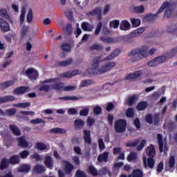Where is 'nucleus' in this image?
<instances>
[{
	"instance_id": "obj_1",
	"label": "nucleus",
	"mask_w": 177,
	"mask_h": 177,
	"mask_svg": "<svg viewBox=\"0 0 177 177\" xmlns=\"http://www.w3.org/2000/svg\"><path fill=\"white\" fill-rule=\"evenodd\" d=\"M102 62V57H96L92 64V68H89L87 70V73L91 75H97L98 74H104L107 71H110L113 67L115 66V62H109L105 65L102 66L100 69H99V63Z\"/></svg>"
},
{
	"instance_id": "obj_2",
	"label": "nucleus",
	"mask_w": 177,
	"mask_h": 177,
	"mask_svg": "<svg viewBox=\"0 0 177 177\" xmlns=\"http://www.w3.org/2000/svg\"><path fill=\"white\" fill-rule=\"evenodd\" d=\"M155 52V48H151L149 51V47L147 46H142L140 48L131 50L129 53V56L132 57L133 62H139V60H142L145 59V57H147V56H153Z\"/></svg>"
},
{
	"instance_id": "obj_3",
	"label": "nucleus",
	"mask_w": 177,
	"mask_h": 177,
	"mask_svg": "<svg viewBox=\"0 0 177 177\" xmlns=\"http://www.w3.org/2000/svg\"><path fill=\"white\" fill-rule=\"evenodd\" d=\"M114 129L116 133H124L127 131V120L118 119L114 123Z\"/></svg>"
},
{
	"instance_id": "obj_4",
	"label": "nucleus",
	"mask_w": 177,
	"mask_h": 177,
	"mask_svg": "<svg viewBox=\"0 0 177 177\" xmlns=\"http://www.w3.org/2000/svg\"><path fill=\"white\" fill-rule=\"evenodd\" d=\"M167 6V3H163V4L161 6L160 9L158 10L157 13L155 15L153 14H149L145 17V20H147V21H154L156 19H157V17L160 13H162L164 12V9H165V6Z\"/></svg>"
},
{
	"instance_id": "obj_5",
	"label": "nucleus",
	"mask_w": 177,
	"mask_h": 177,
	"mask_svg": "<svg viewBox=\"0 0 177 177\" xmlns=\"http://www.w3.org/2000/svg\"><path fill=\"white\" fill-rule=\"evenodd\" d=\"M26 75L31 81H36L38 79V71L32 68H28L26 71Z\"/></svg>"
},
{
	"instance_id": "obj_6",
	"label": "nucleus",
	"mask_w": 177,
	"mask_h": 177,
	"mask_svg": "<svg viewBox=\"0 0 177 177\" xmlns=\"http://www.w3.org/2000/svg\"><path fill=\"white\" fill-rule=\"evenodd\" d=\"M16 113H17V109L15 108L6 109L5 111L0 108V115H1V117H12L15 115Z\"/></svg>"
},
{
	"instance_id": "obj_7",
	"label": "nucleus",
	"mask_w": 177,
	"mask_h": 177,
	"mask_svg": "<svg viewBox=\"0 0 177 177\" xmlns=\"http://www.w3.org/2000/svg\"><path fill=\"white\" fill-rule=\"evenodd\" d=\"M80 74H81V71H78V69H76L62 73L61 74V77L62 78H71L72 77H75V75H80Z\"/></svg>"
},
{
	"instance_id": "obj_8",
	"label": "nucleus",
	"mask_w": 177,
	"mask_h": 177,
	"mask_svg": "<svg viewBox=\"0 0 177 177\" xmlns=\"http://www.w3.org/2000/svg\"><path fill=\"white\" fill-rule=\"evenodd\" d=\"M28 91H30V86H19L16 88L13 91L12 93H14V95H24V93H26V92H28Z\"/></svg>"
},
{
	"instance_id": "obj_9",
	"label": "nucleus",
	"mask_w": 177,
	"mask_h": 177,
	"mask_svg": "<svg viewBox=\"0 0 177 177\" xmlns=\"http://www.w3.org/2000/svg\"><path fill=\"white\" fill-rule=\"evenodd\" d=\"M0 27L3 32H8V31H10V26L2 18L0 19Z\"/></svg>"
},
{
	"instance_id": "obj_10",
	"label": "nucleus",
	"mask_w": 177,
	"mask_h": 177,
	"mask_svg": "<svg viewBox=\"0 0 177 177\" xmlns=\"http://www.w3.org/2000/svg\"><path fill=\"white\" fill-rule=\"evenodd\" d=\"M142 74H143V71H136L133 73H129L126 77V80H128L129 81H130L131 80H136V79L139 78V77H142Z\"/></svg>"
},
{
	"instance_id": "obj_11",
	"label": "nucleus",
	"mask_w": 177,
	"mask_h": 177,
	"mask_svg": "<svg viewBox=\"0 0 177 177\" xmlns=\"http://www.w3.org/2000/svg\"><path fill=\"white\" fill-rule=\"evenodd\" d=\"M146 153L148 157L151 158H154L156 156V149L154 148V145H149V146L146 149Z\"/></svg>"
},
{
	"instance_id": "obj_12",
	"label": "nucleus",
	"mask_w": 177,
	"mask_h": 177,
	"mask_svg": "<svg viewBox=\"0 0 177 177\" xmlns=\"http://www.w3.org/2000/svg\"><path fill=\"white\" fill-rule=\"evenodd\" d=\"M63 162L65 163L64 167V172L66 174V175H70L71 172H73V169H74V165L71 164L70 162L64 160Z\"/></svg>"
},
{
	"instance_id": "obj_13",
	"label": "nucleus",
	"mask_w": 177,
	"mask_h": 177,
	"mask_svg": "<svg viewBox=\"0 0 177 177\" xmlns=\"http://www.w3.org/2000/svg\"><path fill=\"white\" fill-rule=\"evenodd\" d=\"M120 53H121V50L116 48L113 50L112 53H111V55L105 57L104 60L105 62H107L109 60H113V59H115L117 56H120Z\"/></svg>"
},
{
	"instance_id": "obj_14",
	"label": "nucleus",
	"mask_w": 177,
	"mask_h": 177,
	"mask_svg": "<svg viewBox=\"0 0 177 177\" xmlns=\"http://www.w3.org/2000/svg\"><path fill=\"white\" fill-rule=\"evenodd\" d=\"M16 97L8 95H5L3 97H0V103H8L9 102H14V100H17Z\"/></svg>"
},
{
	"instance_id": "obj_15",
	"label": "nucleus",
	"mask_w": 177,
	"mask_h": 177,
	"mask_svg": "<svg viewBox=\"0 0 177 177\" xmlns=\"http://www.w3.org/2000/svg\"><path fill=\"white\" fill-rule=\"evenodd\" d=\"M74 127L76 130L82 129L83 127H85V122L82 119H77L74 121Z\"/></svg>"
},
{
	"instance_id": "obj_16",
	"label": "nucleus",
	"mask_w": 177,
	"mask_h": 177,
	"mask_svg": "<svg viewBox=\"0 0 177 177\" xmlns=\"http://www.w3.org/2000/svg\"><path fill=\"white\" fill-rule=\"evenodd\" d=\"M109 153L107 151L100 153L97 157L98 162H107L109 161Z\"/></svg>"
},
{
	"instance_id": "obj_17",
	"label": "nucleus",
	"mask_w": 177,
	"mask_h": 177,
	"mask_svg": "<svg viewBox=\"0 0 177 177\" xmlns=\"http://www.w3.org/2000/svg\"><path fill=\"white\" fill-rule=\"evenodd\" d=\"M84 140L87 145L92 144V138H91V131L84 130Z\"/></svg>"
},
{
	"instance_id": "obj_18",
	"label": "nucleus",
	"mask_w": 177,
	"mask_h": 177,
	"mask_svg": "<svg viewBox=\"0 0 177 177\" xmlns=\"http://www.w3.org/2000/svg\"><path fill=\"white\" fill-rule=\"evenodd\" d=\"M8 161L11 165H17V164H20V156L19 155L11 156Z\"/></svg>"
},
{
	"instance_id": "obj_19",
	"label": "nucleus",
	"mask_w": 177,
	"mask_h": 177,
	"mask_svg": "<svg viewBox=\"0 0 177 177\" xmlns=\"http://www.w3.org/2000/svg\"><path fill=\"white\" fill-rule=\"evenodd\" d=\"M9 160L6 158H3L0 162V169L1 171H4V169H8L9 168Z\"/></svg>"
},
{
	"instance_id": "obj_20",
	"label": "nucleus",
	"mask_w": 177,
	"mask_h": 177,
	"mask_svg": "<svg viewBox=\"0 0 177 177\" xmlns=\"http://www.w3.org/2000/svg\"><path fill=\"white\" fill-rule=\"evenodd\" d=\"M138 99H139V95H133L127 98L126 102L129 106H132L133 104H135V102L136 100H138Z\"/></svg>"
},
{
	"instance_id": "obj_21",
	"label": "nucleus",
	"mask_w": 177,
	"mask_h": 177,
	"mask_svg": "<svg viewBox=\"0 0 177 177\" xmlns=\"http://www.w3.org/2000/svg\"><path fill=\"white\" fill-rule=\"evenodd\" d=\"M10 129L15 136H20L21 135V131L15 124L10 125Z\"/></svg>"
},
{
	"instance_id": "obj_22",
	"label": "nucleus",
	"mask_w": 177,
	"mask_h": 177,
	"mask_svg": "<svg viewBox=\"0 0 177 177\" xmlns=\"http://www.w3.org/2000/svg\"><path fill=\"white\" fill-rule=\"evenodd\" d=\"M158 142L159 145V151L162 153L164 151V141L162 140V134L158 133L157 135Z\"/></svg>"
},
{
	"instance_id": "obj_23",
	"label": "nucleus",
	"mask_w": 177,
	"mask_h": 177,
	"mask_svg": "<svg viewBox=\"0 0 177 177\" xmlns=\"http://www.w3.org/2000/svg\"><path fill=\"white\" fill-rule=\"evenodd\" d=\"M52 89L54 91H64V83L57 82L51 85Z\"/></svg>"
},
{
	"instance_id": "obj_24",
	"label": "nucleus",
	"mask_w": 177,
	"mask_h": 177,
	"mask_svg": "<svg viewBox=\"0 0 177 177\" xmlns=\"http://www.w3.org/2000/svg\"><path fill=\"white\" fill-rule=\"evenodd\" d=\"M164 3H166L165 16V17H167V19H169V17H171V15H172V10H171V3H168L167 1H165Z\"/></svg>"
},
{
	"instance_id": "obj_25",
	"label": "nucleus",
	"mask_w": 177,
	"mask_h": 177,
	"mask_svg": "<svg viewBox=\"0 0 177 177\" xmlns=\"http://www.w3.org/2000/svg\"><path fill=\"white\" fill-rule=\"evenodd\" d=\"M73 64L72 58H68L65 61H61L58 62V66L59 67H68V66H71Z\"/></svg>"
},
{
	"instance_id": "obj_26",
	"label": "nucleus",
	"mask_w": 177,
	"mask_h": 177,
	"mask_svg": "<svg viewBox=\"0 0 177 177\" xmlns=\"http://www.w3.org/2000/svg\"><path fill=\"white\" fill-rule=\"evenodd\" d=\"M148 106L149 104L147 102L141 101L137 104V110H138V111H143V110H146V109H147Z\"/></svg>"
},
{
	"instance_id": "obj_27",
	"label": "nucleus",
	"mask_w": 177,
	"mask_h": 177,
	"mask_svg": "<svg viewBox=\"0 0 177 177\" xmlns=\"http://www.w3.org/2000/svg\"><path fill=\"white\" fill-rule=\"evenodd\" d=\"M18 140V146H19V147H23V148H26V147H28V142H27V140H26V138H24V137H20L17 139Z\"/></svg>"
},
{
	"instance_id": "obj_28",
	"label": "nucleus",
	"mask_w": 177,
	"mask_h": 177,
	"mask_svg": "<svg viewBox=\"0 0 177 177\" xmlns=\"http://www.w3.org/2000/svg\"><path fill=\"white\" fill-rule=\"evenodd\" d=\"M120 28L123 31H127L131 28V24L128 21L124 20L121 22Z\"/></svg>"
},
{
	"instance_id": "obj_29",
	"label": "nucleus",
	"mask_w": 177,
	"mask_h": 177,
	"mask_svg": "<svg viewBox=\"0 0 177 177\" xmlns=\"http://www.w3.org/2000/svg\"><path fill=\"white\" fill-rule=\"evenodd\" d=\"M33 171L35 174H44L46 169H45V167L41 165H36L33 168Z\"/></svg>"
},
{
	"instance_id": "obj_30",
	"label": "nucleus",
	"mask_w": 177,
	"mask_h": 177,
	"mask_svg": "<svg viewBox=\"0 0 177 177\" xmlns=\"http://www.w3.org/2000/svg\"><path fill=\"white\" fill-rule=\"evenodd\" d=\"M44 164L47 168L52 169V168H53V160L52 159V157L46 156Z\"/></svg>"
},
{
	"instance_id": "obj_31",
	"label": "nucleus",
	"mask_w": 177,
	"mask_h": 177,
	"mask_svg": "<svg viewBox=\"0 0 177 177\" xmlns=\"http://www.w3.org/2000/svg\"><path fill=\"white\" fill-rule=\"evenodd\" d=\"M13 85H15V81L13 80H9L3 83H0V89H6V88H9V86H12Z\"/></svg>"
},
{
	"instance_id": "obj_32",
	"label": "nucleus",
	"mask_w": 177,
	"mask_h": 177,
	"mask_svg": "<svg viewBox=\"0 0 177 177\" xmlns=\"http://www.w3.org/2000/svg\"><path fill=\"white\" fill-rule=\"evenodd\" d=\"M50 133H67V130H66V129H62V128H59V127H56L52 129L49 130Z\"/></svg>"
},
{
	"instance_id": "obj_33",
	"label": "nucleus",
	"mask_w": 177,
	"mask_h": 177,
	"mask_svg": "<svg viewBox=\"0 0 177 177\" xmlns=\"http://www.w3.org/2000/svg\"><path fill=\"white\" fill-rule=\"evenodd\" d=\"M82 29L83 31H92L93 30V26L89 24L88 22H83L82 24Z\"/></svg>"
},
{
	"instance_id": "obj_34",
	"label": "nucleus",
	"mask_w": 177,
	"mask_h": 177,
	"mask_svg": "<svg viewBox=\"0 0 177 177\" xmlns=\"http://www.w3.org/2000/svg\"><path fill=\"white\" fill-rule=\"evenodd\" d=\"M50 82H60V78L56 77V78H49L46 80H43L40 82V84L41 85H45V84H50Z\"/></svg>"
},
{
	"instance_id": "obj_35",
	"label": "nucleus",
	"mask_w": 177,
	"mask_h": 177,
	"mask_svg": "<svg viewBox=\"0 0 177 177\" xmlns=\"http://www.w3.org/2000/svg\"><path fill=\"white\" fill-rule=\"evenodd\" d=\"M145 32V28H138V29L131 32L132 37H139L140 34H143Z\"/></svg>"
},
{
	"instance_id": "obj_36",
	"label": "nucleus",
	"mask_w": 177,
	"mask_h": 177,
	"mask_svg": "<svg viewBox=\"0 0 177 177\" xmlns=\"http://www.w3.org/2000/svg\"><path fill=\"white\" fill-rule=\"evenodd\" d=\"M88 173L93 176H97L99 175L97 169L93 165L88 166Z\"/></svg>"
},
{
	"instance_id": "obj_37",
	"label": "nucleus",
	"mask_w": 177,
	"mask_h": 177,
	"mask_svg": "<svg viewBox=\"0 0 177 177\" xmlns=\"http://www.w3.org/2000/svg\"><path fill=\"white\" fill-rule=\"evenodd\" d=\"M95 84V82L92 80H84L81 82L80 86L84 88L85 86H89V85H92Z\"/></svg>"
},
{
	"instance_id": "obj_38",
	"label": "nucleus",
	"mask_w": 177,
	"mask_h": 177,
	"mask_svg": "<svg viewBox=\"0 0 177 177\" xmlns=\"http://www.w3.org/2000/svg\"><path fill=\"white\" fill-rule=\"evenodd\" d=\"M133 12H134V13H138V14L143 13L145 12V6H133Z\"/></svg>"
},
{
	"instance_id": "obj_39",
	"label": "nucleus",
	"mask_w": 177,
	"mask_h": 177,
	"mask_svg": "<svg viewBox=\"0 0 177 177\" xmlns=\"http://www.w3.org/2000/svg\"><path fill=\"white\" fill-rule=\"evenodd\" d=\"M35 147L37 150H41V151L43 150H46V149H47L46 145L45 143H42V142L36 143Z\"/></svg>"
},
{
	"instance_id": "obj_40",
	"label": "nucleus",
	"mask_w": 177,
	"mask_h": 177,
	"mask_svg": "<svg viewBox=\"0 0 177 177\" xmlns=\"http://www.w3.org/2000/svg\"><path fill=\"white\" fill-rule=\"evenodd\" d=\"M119 26H120V21H118V20L115 19V20L111 21L109 22L110 28L117 29V28H118Z\"/></svg>"
},
{
	"instance_id": "obj_41",
	"label": "nucleus",
	"mask_w": 177,
	"mask_h": 177,
	"mask_svg": "<svg viewBox=\"0 0 177 177\" xmlns=\"http://www.w3.org/2000/svg\"><path fill=\"white\" fill-rule=\"evenodd\" d=\"M80 98H78V97L76 96H65V97H59V100H73V101H75V100H79Z\"/></svg>"
},
{
	"instance_id": "obj_42",
	"label": "nucleus",
	"mask_w": 177,
	"mask_h": 177,
	"mask_svg": "<svg viewBox=\"0 0 177 177\" xmlns=\"http://www.w3.org/2000/svg\"><path fill=\"white\" fill-rule=\"evenodd\" d=\"M0 16H1V17H3L4 19H6V20H9V19H10L8 11L6 10V9L4 8L0 10Z\"/></svg>"
},
{
	"instance_id": "obj_43",
	"label": "nucleus",
	"mask_w": 177,
	"mask_h": 177,
	"mask_svg": "<svg viewBox=\"0 0 177 177\" xmlns=\"http://www.w3.org/2000/svg\"><path fill=\"white\" fill-rule=\"evenodd\" d=\"M100 41L104 42V44H113V42H114V38L101 37Z\"/></svg>"
},
{
	"instance_id": "obj_44",
	"label": "nucleus",
	"mask_w": 177,
	"mask_h": 177,
	"mask_svg": "<svg viewBox=\"0 0 177 177\" xmlns=\"http://www.w3.org/2000/svg\"><path fill=\"white\" fill-rule=\"evenodd\" d=\"M64 31L67 35H71L73 34V26L71 24L66 25L65 28H64Z\"/></svg>"
},
{
	"instance_id": "obj_45",
	"label": "nucleus",
	"mask_w": 177,
	"mask_h": 177,
	"mask_svg": "<svg viewBox=\"0 0 177 177\" xmlns=\"http://www.w3.org/2000/svg\"><path fill=\"white\" fill-rule=\"evenodd\" d=\"M39 91L40 92L48 93V91H50V86L49 84H44V85L40 86L39 87Z\"/></svg>"
},
{
	"instance_id": "obj_46",
	"label": "nucleus",
	"mask_w": 177,
	"mask_h": 177,
	"mask_svg": "<svg viewBox=\"0 0 177 177\" xmlns=\"http://www.w3.org/2000/svg\"><path fill=\"white\" fill-rule=\"evenodd\" d=\"M31 104L30 102H24V103H18V104H15L14 107H19L21 109H26L27 107H30Z\"/></svg>"
},
{
	"instance_id": "obj_47",
	"label": "nucleus",
	"mask_w": 177,
	"mask_h": 177,
	"mask_svg": "<svg viewBox=\"0 0 177 177\" xmlns=\"http://www.w3.org/2000/svg\"><path fill=\"white\" fill-rule=\"evenodd\" d=\"M133 177H143V172L139 169H134L132 172Z\"/></svg>"
},
{
	"instance_id": "obj_48",
	"label": "nucleus",
	"mask_w": 177,
	"mask_h": 177,
	"mask_svg": "<svg viewBox=\"0 0 177 177\" xmlns=\"http://www.w3.org/2000/svg\"><path fill=\"white\" fill-rule=\"evenodd\" d=\"M126 115L129 118H133L135 117V113L133 111V108H129L126 111Z\"/></svg>"
},
{
	"instance_id": "obj_49",
	"label": "nucleus",
	"mask_w": 177,
	"mask_h": 177,
	"mask_svg": "<svg viewBox=\"0 0 177 177\" xmlns=\"http://www.w3.org/2000/svg\"><path fill=\"white\" fill-rule=\"evenodd\" d=\"M154 165H156V160H154L153 158H149L147 159V166L149 168L153 169V168H154Z\"/></svg>"
},
{
	"instance_id": "obj_50",
	"label": "nucleus",
	"mask_w": 177,
	"mask_h": 177,
	"mask_svg": "<svg viewBox=\"0 0 177 177\" xmlns=\"http://www.w3.org/2000/svg\"><path fill=\"white\" fill-rule=\"evenodd\" d=\"M90 50H102L103 46L100 44H93V46L89 47Z\"/></svg>"
},
{
	"instance_id": "obj_51",
	"label": "nucleus",
	"mask_w": 177,
	"mask_h": 177,
	"mask_svg": "<svg viewBox=\"0 0 177 177\" xmlns=\"http://www.w3.org/2000/svg\"><path fill=\"white\" fill-rule=\"evenodd\" d=\"M30 169H31V167H30V165H24L19 168V172H29Z\"/></svg>"
},
{
	"instance_id": "obj_52",
	"label": "nucleus",
	"mask_w": 177,
	"mask_h": 177,
	"mask_svg": "<svg viewBox=\"0 0 177 177\" xmlns=\"http://www.w3.org/2000/svg\"><path fill=\"white\" fill-rule=\"evenodd\" d=\"M177 55V48L171 49V50L169 53H167V56L169 59L174 57Z\"/></svg>"
},
{
	"instance_id": "obj_53",
	"label": "nucleus",
	"mask_w": 177,
	"mask_h": 177,
	"mask_svg": "<svg viewBox=\"0 0 177 177\" xmlns=\"http://www.w3.org/2000/svg\"><path fill=\"white\" fill-rule=\"evenodd\" d=\"M33 17L34 15L32 14V9L30 8L26 17L28 23H31V21H32Z\"/></svg>"
},
{
	"instance_id": "obj_54",
	"label": "nucleus",
	"mask_w": 177,
	"mask_h": 177,
	"mask_svg": "<svg viewBox=\"0 0 177 177\" xmlns=\"http://www.w3.org/2000/svg\"><path fill=\"white\" fill-rule=\"evenodd\" d=\"M155 59L158 64H161L162 63H165V62L167 60V56L165 55L159 56L158 57H156Z\"/></svg>"
},
{
	"instance_id": "obj_55",
	"label": "nucleus",
	"mask_w": 177,
	"mask_h": 177,
	"mask_svg": "<svg viewBox=\"0 0 177 177\" xmlns=\"http://www.w3.org/2000/svg\"><path fill=\"white\" fill-rule=\"evenodd\" d=\"M98 147H99L100 151H103V150H104V149H106V145H104V142H103L102 138H100L98 140Z\"/></svg>"
},
{
	"instance_id": "obj_56",
	"label": "nucleus",
	"mask_w": 177,
	"mask_h": 177,
	"mask_svg": "<svg viewBox=\"0 0 177 177\" xmlns=\"http://www.w3.org/2000/svg\"><path fill=\"white\" fill-rule=\"evenodd\" d=\"M139 140H135L133 142H129L126 144L127 147H136L138 145H139Z\"/></svg>"
},
{
	"instance_id": "obj_57",
	"label": "nucleus",
	"mask_w": 177,
	"mask_h": 177,
	"mask_svg": "<svg viewBox=\"0 0 177 177\" xmlns=\"http://www.w3.org/2000/svg\"><path fill=\"white\" fill-rule=\"evenodd\" d=\"M136 160V153L131 152L127 157V160L131 162V161H135Z\"/></svg>"
},
{
	"instance_id": "obj_58",
	"label": "nucleus",
	"mask_w": 177,
	"mask_h": 177,
	"mask_svg": "<svg viewBox=\"0 0 177 177\" xmlns=\"http://www.w3.org/2000/svg\"><path fill=\"white\" fill-rule=\"evenodd\" d=\"M30 122L34 124H44V125H45L46 124L45 120H43L41 118H37V119L32 120H30Z\"/></svg>"
},
{
	"instance_id": "obj_59",
	"label": "nucleus",
	"mask_w": 177,
	"mask_h": 177,
	"mask_svg": "<svg viewBox=\"0 0 177 177\" xmlns=\"http://www.w3.org/2000/svg\"><path fill=\"white\" fill-rule=\"evenodd\" d=\"M153 115H151V113H148L147 114V115L145 116V121L146 122H147V124H153Z\"/></svg>"
},
{
	"instance_id": "obj_60",
	"label": "nucleus",
	"mask_w": 177,
	"mask_h": 177,
	"mask_svg": "<svg viewBox=\"0 0 177 177\" xmlns=\"http://www.w3.org/2000/svg\"><path fill=\"white\" fill-rule=\"evenodd\" d=\"M153 124L158 125L160 124V113H155L153 115Z\"/></svg>"
},
{
	"instance_id": "obj_61",
	"label": "nucleus",
	"mask_w": 177,
	"mask_h": 177,
	"mask_svg": "<svg viewBox=\"0 0 177 177\" xmlns=\"http://www.w3.org/2000/svg\"><path fill=\"white\" fill-rule=\"evenodd\" d=\"M131 24L133 27H139L140 26V20L138 19L133 18L131 19Z\"/></svg>"
},
{
	"instance_id": "obj_62",
	"label": "nucleus",
	"mask_w": 177,
	"mask_h": 177,
	"mask_svg": "<svg viewBox=\"0 0 177 177\" xmlns=\"http://www.w3.org/2000/svg\"><path fill=\"white\" fill-rule=\"evenodd\" d=\"M75 89H77V86H66L64 88L65 92H71L75 91Z\"/></svg>"
},
{
	"instance_id": "obj_63",
	"label": "nucleus",
	"mask_w": 177,
	"mask_h": 177,
	"mask_svg": "<svg viewBox=\"0 0 177 177\" xmlns=\"http://www.w3.org/2000/svg\"><path fill=\"white\" fill-rule=\"evenodd\" d=\"M169 168H174V167H175V156H170L169 160Z\"/></svg>"
},
{
	"instance_id": "obj_64",
	"label": "nucleus",
	"mask_w": 177,
	"mask_h": 177,
	"mask_svg": "<svg viewBox=\"0 0 177 177\" xmlns=\"http://www.w3.org/2000/svg\"><path fill=\"white\" fill-rule=\"evenodd\" d=\"M76 177H87L86 174H85L83 171L78 169L76 171L75 174Z\"/></svg>"
}]
</instances>
